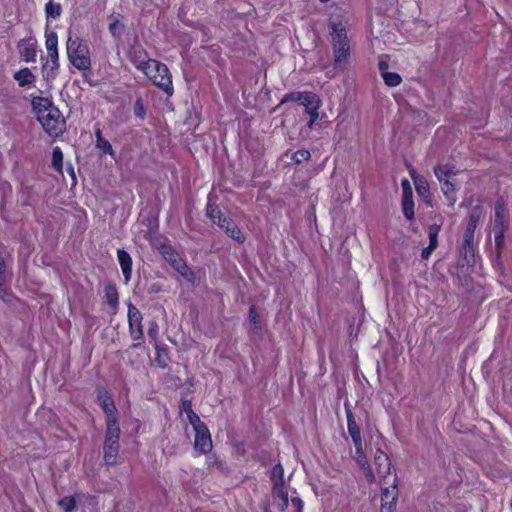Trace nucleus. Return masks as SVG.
Instances as JSON below:
<instances>
[{
	"mask_svg": "<svg viewBox=\"0 0 512 512\" xmlns=\"http://www.w3.org/2000/svg\"><path fill=\"white\" fill-rule=\"evenodd\" d=\"M120 428L118 423H109L104 441V460L108 465H115L119 451Z\"/></svg>",
	"mask_w": 512,
	"mask_h": 512,
	"instance_id": "obj_8",
	"label": "nucleus"
},
{
	"mask_svg": "<svg viewBox=\"0 0 512 512\" xmlns=\"http://www.w3.org/2000/svg\"><path fill=\"white\" fill-rule=\"evenodd\" d=\"M271 481L273 483V488L285 487L284 469H283L282 465L277 464L273 467V469L271 471Z\"/></svg>",
	"mask_w": 512,
	"mask_h": 512,
	"instance_id": "obj_24",
	"label": "nucleus"
},
{
	"mask_svg": "<svg viewBox=\"0 0 512 512\" xmlns=\"http://www.w3.org/2000/svg\"><path fill=\"white\" fill-rule=\"evenodd\" d=\"M505 205L502 201L497 202L495 205V222L500 227L504 226L505 222Z\"/></svg>",
	"mask_w": 512,
	"mask_h": 512,
	"instance_id": "obj_29",
	"label": "nucleus"
},
{
	"mask_svg": "<svg viewBox=\"0 0 512 512\" xmlns=\"http://www.w3.org/2000/svg\"><path fill=\"white\" fill-rule=\"evenodd\" d=\"M264 512H270V510L268 508H265Z\"/></svg>",
	"mask_w": 512,
	"mask_h": 512,
	"instance_id": "obj_47",
	"label": "nucleus"
},
{
	"mask_svg": "<svg viewBox=\"0 0 512 512\" xmlns=\"http://www.w3.org/2000/svg\"><path fill=\"white\" fill-rule=\"evenodd\" d=\"M435 175L441 184V189L452 206L456 202V192L458 190L457 172L453 166L439 165L435 168Z\"/></svg>",
	"mask_w": 512,
	"mask_h": 512,
	"instance_id": "obj_7",
	"label": "nucleus"
},
{
	"mask_svg": "<svg viewBox=\"0 0 512 512\" xmlns=\"http://www.w3.org/2000/svg\"><path fill=\"white\" fill-rule=\"evenodd\" d=\"M13 78L20 87H31L36 81V75L27 67L15 72Z\"/></svg>",
	"mask_w": 512,
	"mask_h": 512,
	"instance_id": "obj_20",
	"label": "nucleus"
},
{
	"mask_svg": "<svg viewBox=\"0 0 512 512\" xmlns=\"http://www.w3.org/2000/svg\"><path fill=\"white\" fill-rule=\"evenodd\" d=\"M310 116V121L308 123L309 128H312L314 123L319 119L318 110H313L307 113Z\"/></svg>",
	"mask_w": 512,
	"mask_h": 512,
	"instance_id": "obj_39",
	"label": "nucleus"
},
{
	"mask_svg": "<svg viewBox=\"0 0 512 512\" xmlns=\"http://www.w3.org/2000/svg\"><path fill=\"white\" fill-rule=\"evenodd\" d=\"M187 414V419L195 432L194 449L200 454H206L212 450V439L207 426L200 420L199 416L190 408L183 404Z\"/></svg>",
	"mask_w": 512,
	"mask_h": 512,
	"instance_id": "obj_3",
	"label": "nucleus"
},
{
	"mask_svg": "<svg viewBox=\"0 0 512 512\" xmlns=\"http://www.w3.org/2000/svg\"><path fill=\"white\" fill-rule=\"evenodd\" d=\"M483 216V209L480 206H475L469 216L468 223L466 225V229L463 235V241L466 246H469L474 239V232L478 225V222Z\"/></svg>",
	"mask_w": 512,
	"mask_h": 512,
	"instance_id": "obj_14",
	"label": "nucleus"
},
{
	"mask_svg": "<svg viewBox=\"0 0 512 512\" xmlns=\"http://www.w3.org/2000/svg\"><path fill=\"white\" fill-rule=\"evenodd\" d=\"M291 504H292L293 507L296 508L297 512H302L303 502H302L301 499H299V498H292L291 499Z\"/></svg>",
	"mask_w": 512,
	"mask_h": 512,
	"instance_id": "obj_41",
	"label": "nucleus"
},
{
	"mask_svg": "<svg viewBox=\"0 0 512 512\" xmlns=\"http://www.w3.org/2000/svg\"><path fill=\"white\" fill-rule=\"evenodd\" d=\"M347 426H348V433L350 437L352 438L354 447H355V460L358 463V465L363 469L364 475L367 479V481L372 482L375 480V476L373 474L372 467L368 464L367 457L365 455L364 449H363V443L361 439V432L360 428L357 425L356 421L353 418V415L348 412L347 413Z\"/></svg>",
	"mask_w": 512,
	"mask_h": 512,
	"instance_id": "obj_4",
	"label": "nucleus"
},
{
	"mask_svg": "<svg viewBox=\"0 0 512 512\" xmlns=\"http://www.w3.org/2000/svg\"><path fill=\"white\" fill-rule=\"evenodd\" d=\"M4 274H5L4 260L0 256V292L2 291V286H3V283H4Z\"/></svg>",
	"mask_w": 512,
	"mask_h": 512,
	"instance_id": "obj_40",
	"label": "nucleus"
},
{
	"mask_svg": "<svg viewBox=\"0 0 512 512\" xmlns=\"http://www.w3.org/2000/svg\"><path fill=\"white\" fill-rule=\"evenodd\" d=\"M161 253L166 261H168L179 274L185 277L188 281L193 282V272L177 252H175L170 246L164 245Z\"/></svg>",
	"mask_w": 512,
	"mask_h": 512,
	"instance_id": "obj_9",
	"label": "nucleus"
},
{
	"mask_svg": "<svg viewBox=\"0 0 512 512\" xmlns=\"http://www.w3.org/2000/svg\"><path fill=\"white\" fill-rule=\"evenodd\" d=\"M109 29L113 36H119L123 30V26L120 22L115 21L109 25Z\"/></svg>",
	"mask_w": 512,
	"mask_h": 512,
	"instance_id": "obj_36",
	"label": "nucleus"
},
{
	"mask_svg": "<svg viewBox=\"0 0 512 512\" xmlns=\"http://www.w3.org/2000/svg\"><path fill=\"white\" fill-rule=\"evenodd\" d=\"M148 335L154 339L156 338V336H157V326L156 325H155V327H151L148 329Z\"/></svg>",
	"mask_w": 512,
	"mask_h": 512,
	"instance_id": "obj_46",
	"label": "nucleus"
},
{
	"mask_svg": "<svg viewBox=\"0 0 512 512\" xmlns=\"http://www.w3.org/2000/svg\"><path fill=\"white\" fill-rule=\"evenodd\" d=\"M383 80L386 85L390 87L398 86L401 83V77L397 73L393 72H385V74L382 76Z\"/></svg>",
	"mask_w": 512,
	"mask_h": 512,
	"instance_id": "obj_30",
	"label": "nucleus"
},
{
	"mask_svg": "<svg viewBox=\"0 0 512 512\" xmlns=\"http://www.w3.org/2000/svg\"><path fill=\"white\" fill-rule=\"evenodd\" d=\"M67 55L71 64L78 70H88L91 66L89 48L86 42L69 33Z\"/></svg>",
	"mask_w": 512,
	"mask_h": 512,
	"instance_id": "obj_5",
	"label": "nucleus"
},
{
	"mask_svg": "<svg viewBox=\"0 0 512 512\" xmlns=\"http://www.w3.org/2000/svg\"><path fill=\"white\" fill-rule=\"evenodd\" d=\"M47 55L55 63L58 59V49L47 51Z\"/></svg>",
	"mask_w": 512,
	"mask_h": 512,
	"instance_id": "obj_43",
	"label": "nucleus"
},
{
	"mask_svg": "<svg viewBox=\"0 0 512 512\" xmlns=\"http://www.w3.org/2000/svg\"><path fill=\"white\" fill-rule=\"evenodd\" d=\"M436 249V247H431V244L428 245V247L424 248L421 252V257L423 259H428L432 253V251H434Z\"/></svg>",
	"mask_w": 512,
	"mask_h": 512,
	"instance_id": "obj_42",
	"label": "nucleus"
},
{
	"mask_svg": "<svg viewBox=\"0 0 512 512\" xmlns=\"http://www.w3.org/2000/svg\"><path fill=\"white\" fill-rule=\"evenodd\" d=\"M136 114H137V116H139L141 118H143V116H144L143 107H142L140 101L136 102Z\"/></svg>",
	"mask_w": 512,
	"mask_h": 512,
	"instance_id": "obj_45",
	"label": "nucleus"
},
{
	"mask_svg": "<svg viewBox=\"0 0 512 512\" xmlns=\"http://www.w3.org/2000/svg\"><path fill=\"white\" fill-rule=\"evenodd\" d=\"M118 262L121 266V270L125 279V283H128L131 279L132 275V259L130 255L124 251L119 249L117 251Z\"/></svg>",
	"mask_w": 512,
	"mask_h": 512,
	"instance_id": "obj_19",
	"label": "nucleus"
},
{
	"mask_svg": "<svg viewBox=\"0 0 512 512\" xmlns=\"http://www.w3.org/2000/svg\"><path fill=\"white\" fill-rule=\"evenodd\" d=\"M105 296L108 304L112 307H115L118 303V293L114 287H107L105 291Z\"/></svg>",
	"mask_w": 512,
	"mask_h": 512,
	"instance_id": "obj_32",
	"label": "nucleus"
},
{
	"mask_svg": "<svg viewBox=\"0 0 512 512\" xmlns=\"http://www.w3.org/2000/svg\"><path fill=\"white\" fill-rule=\"evenodd\" d=\"M129 59L134 64V66L142 71L148 62L151 60L148 58L147 53L141 46H134L129 52Z\"/></svg>",
	"mask_w": 512,
	"mask_h": 512,
	"instance_id": "obj_18",
	"label": "nucleus"
},
{
	"mask_svg": "<svg viewBox=\"0 0 512 512\" xmlns=\"http://www.w3.org/2000/svg\"><path fill=\"white\" fill-rule=\"evenodd\" d=\"M17 47L22 61L27 63L36 61L37 40L33 36L20 40Z\"/></svg>",
	"mask_w": 512,
	"mask_h": 512,
	"instance_id": "obj_13",
	"label": "nucleus"
},
{
	"mask_svg": "<svg viewBox=\"0 0 512 512\" xmlns=\"http://www.w3.org/2000/svg\"><path fill=\"white\" fill-rule=\"evenodd\" d=\"M45 46L46 50H55L58 46V36L54 31L46 30L45 32Z\"/></svg>",
	"mask_w": 512,
	"mask_h": 512,
	"instance_id": "obj_28",
	"label": "nucleus"
},
{
	"mask_svg": "<svg viewBox=\"0 0 512 512\" xmlns=\"http://www.w3.org/2000/svg\"><path fill=\"white\" fill-rule=\"evenodd\" d=\"M310 158V152L308 150H298L292 155V160L296 163H302Z\"/></svg>",
	"mask_w": 512,
	"mask_h": 512,
	"instance_id": "obj_35",
	"label": "nucleus"
},
{
	"mask_svg": "<svg viewBox=\"0 0 512 512\" xmlns=\"http://www.w3.org/2000/svg\"><path fill=\"white\" fill-rule=\"evenodd\" d=\"M286 100L299 102L305 107L306 113L319 110L321 106L319 97L312 92H293L286 97Z\"/></svg>",
	"mask_w": 512,
	"mask_h": 512,
	"instance_id": "obj_10",
	"label": "nucleus"
},
{
	"mask_svg": "<svg viewBox=\"0 0 512 512\" xmlns=\"http://www.w3.org/2000/svg\"><path fill=\"white\" fill-rule=\"evenodd\" d=\"M62 160H63V154H62L61 149L59 147H55L53 149V154H52V163H53L54 168H56L57 170H60L61 166H62Z\"/></svg>",
	"mask_w": 512,
	"mask_h": 512,
	"instance_id": "obj_34",
	"label": "nucleus"
},
{
	"mask_svg": "<svg viewBox=\"0 0 512 512\" xmlns=\"http://www.w3.org/2000/svg\"><path fill=\"white\" fill-rule=\"evenodd\" d=\"M249 319H250V322L255 326L257 327V325L259 324V320H258V314L255 310L254 307H252L250 309V312H249Z\"/></svg>",
	"mask_w": 512,
	"mask_h": 512,
	"instance_id": "obj_38",
	"label": "nucleus"
},
{
	"mask_svg": "<svg viewBox=\"0 0 512 512\" xmlns=\"http://www.w3.org/2000/svg\"><path fill=\"white\" fill-rule=\"evenodd\" d=\"M440 227L438 225H431L428 228V236H429V244H431V247H437L438 246V233H439Z\"/></svg>",
	"mask_w": 512,
	"mask_h": 512,
	"instance_id": "obj_33",
	"label": "nucleus"
},
{
	"mask_svg": "<svg viewBox=\"0 0 512 512\" xmlns=\"http://www.w3.org/2000/svg\"><path fill=\"white\" fill-rule=\"evenodd\" d=\"M274 505L279 511H284L289 505L288 492L286 487L273 488Z\"/></svg>",
	"mask_w": 512,
	"mask_h": 512,
	"instance_id": "obj_21",
	"label": "nucleus"
},
{
	"mask_svg": "<svg viewBox=\"0 0 512 512\" xmlns=\"http://www.w3.org/2000/svg\"><path fill=\"white\" fill-rule=\"evenodd\" d=\"M397 478L394 477L392 485L390 487L382 488V508L392 510L397 501Z\"/></svg>",
	"mask_w": 512,
	"mask_h": 512,
	"instance_id": "obj_17",
	"label": "nucleus"
},
{
	"mask_svg": "<svg viewBox=\"0 0 512 512\" xmlns=\"http://www.w3.org/2000/svg\"><path fill=\"white\" fill-rule=\"evenodd\" d=\"M128 323L132 339L140 340L143 336L141 312L131 303L128 305Z\"/></svg>",
	"mask_w": 512,
	"mask_h": 512,
	"instance_id": "obj_12",
	"label": "nucleus"
},
{
	"mask_svg": "<svg viewBox=\"0 0 512 512\" xmlns=\"http://www.w3.org/2000/svg\"><path fill=\"white\" fill-rule=\"evenodd\" d=\"M224 227H221L225 230L228 236L233 238L239 243H242L244 241V236L241 233L240 229L231 221L227 220L226 218L223 219Z\"/></svg>",
	"mask_w": 512,
	"mask_h": 512,
	"instance_id": "obj_23",
	"label": "nucleus"
},
{
	"mask_svg": "<svg viewBox=\"0 0 512 512\" xmlns=\"http://www.w3.org/2000/svg\"><path fill=\"white\" fill-rule=\"evenodd\" d=\"M378 68L382 76L385 74V72H388V62L385 57L382 56L379 59Z\"/></svg>",
	"mask_w": 512,
	"mask_h": 512,
	"instance_id": "obj_37",
	"label": "nucleus"
},
{
	"mask_svg": "<svg viewBox=\"0 0 512 512\" xmlns=\"http://www.w3.org/2000/svg\"><path fill=\"white\" fill-rule=\"evenodd\" d=\"M374 466L376 474L373 472L375 479H379L382 483L391 474V462L389 457L381 450L377 449L374 455ZM374 480L373 482H375Z\"/></svg>",
	"mask_w": 512,
	"mask_h": 512,
	"instance_id": "obj_11",
	"label": "nucleus"
},
{
	"mask_svg": "<svg viewBox=\"0 0 512 512\" xmlns=\"http://www.w3.org/2000/svg\"><path fill=\"white\" fill-rule=\"evenodd\" d=\"M414 184L419 197L425 202L429 203L430 189L428 182L424 178L415 177Z\"/></svg>",
	"mask_w": 512,
	"mask_h": 512,
	"instance_id": "obj_22",
	"label": "nucleus"
},
{
	"mask_svg": "<svg viewBox=\"0 0 512 512\" xmlns=\"http://www.w3.org/2000/svg\"><path fill=\"white\" fill-rule=\"evenodd\" d=\"M207 215L215 224H217L220 227H224V218H222L221 211L216 205L208 203Z\"/></svg>",
	"mask_w": 512,
	"mask_h": 512,
	"instance_id": "obj_26",
	"label": "nucleus"
},
{
	"mask_svg": "<svg viewBox=\"0 0 512 512\" xmlns=\"http://www.w3.org/2000/svg\"><path fill=\"white\" fill-rule=\"evenodd\" d=\"M62 12L61 5L52 1L45 5V13L47 18L57 19L60 17Z\"/></svg>",
	"mask_w": 512,
	"mask_h": 512,
	"instance_id": "obj_27",
	"label": "nucleus"
},
{
	"mask_svg": "<svg viewBox=\"0 0 512 512\" xmlns=\"http://www.w3.org/2000/svg\"><path fill=\"white\" fill-rule=\"evenodd\" d=\"M402 195V208L405 217L411 220L414 217V202L412 199V189L410 182L407 179L402 180L401 183Z\"/></svg>",
	"mask_w": 512,
	"mask_h": 512,
	"instance_id": "obj_15",
	"label": "nucleus"
},
{
	"mask_svg": "<svg viewBox=\"0 0 512 512\" xmlns=\"http://www.w3.org/2000/svg\"><path fill=\"white\" fill-rule=\"evenodd\" d=\"M75 499L73 497H64L58 501L59 507L64 512H71L75 507Z\"/></svg>",
	"mask_w": 512,
	"mask_h": 512,
	"instance_id": "obj_31",
	"label": "nucleus"
},
{
	"mask_svg": "<svg viewBox=\"0 0 512 512\" xmlns=\"http://www.w3.org/2000/svg\"><path fill=\"white\" fill-rule=\"evenodd\" d=\"M98 400L100 402L101 407L107 415V426L112 421L113 423H117V417L115 414V405L111 398V396L104 390L98 391Z\"/></svg>",
	"mask_w": 512,
	"mask_h": 512,
	"instance_id": "obj_16",
	"label": "nucleus"
},
{
	"mask_svg": "<svg viewBox=\"0 0 512 512\" xmlns=\"http://www.w3.org/2000/svg\"><path fill=\"white\" fill-rule=\"evenodd\" d=\"M32 107L44 130L52 137H58L65 130V120L60 110L46 97H34Z\"/></svg>",
	"mask_w": 512,
	"mask_h": 512,
	"instance_id": "obj_1",
	"label": "nucleus"
},
{
	"mask_svg": "<svg viewBox=\"0 0 512 512\" xmlns=\"http://www.w3.org/2000/svg\"><path fill=\"white\" fill-rule=\"evenodd\" d=\"M142 72L168 95L173 94L172 76L165 64L155 59L150 60Z\"/></svg>",
	"mask_w": 512,
	"mask_h": 512,
	"instance_id": "obj_6",
	"label": "nucleus"
},
{
	"mask_svg": "<svg viewBox=\"0 0 512 512\" xmlns=\"http://www.w3.org/2000/svg\"><path fill=\"white\" fill-rule=\"evenodd\" d=\"M503 227H500L499 234L495 236L496 245L499 246L503 242Z\"/></svg>",
	"mask_w": 512,
	"mask_h": 512,
	"instance_id": "obj_44",
	"label": "nucleus"
},
{
	"mask_svg": "<svg viewBox=\"0 0 512 512\" xmlns=\"http://www.w3.org/2000/svg\"><path fill=\"white\" fill-rule=\"evenodd\" d=\"M96 135V147L102 150L104 153L109 154L111 156H115L113 148L108 140L102 137V133L100 129H97L95 132Z\"/></svg>",
	"mask_w": 512,
	"mask_h": 512,
	"instance_id": "obj_25",
	"label": "nucleus"
},
{
	"mask_svg": "<svg viewBox=\"0 0 512 512\" xmlns=\"http://www.w3.org/2000/svg\"><path fill=\"white\" fill-rule=\"evenodd\" d=\"M334 63L337 68H344L351 55L350 40L342 20H331L329 24Z\"/></svg>",
	"mask_w": 512,
	"mask_h": 512,
	"instance_id": "obj_2",
	"label": "nucleus"
}]
</instances>
